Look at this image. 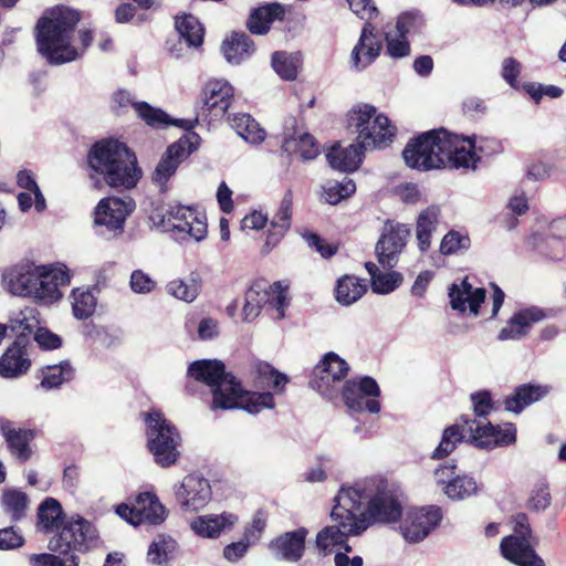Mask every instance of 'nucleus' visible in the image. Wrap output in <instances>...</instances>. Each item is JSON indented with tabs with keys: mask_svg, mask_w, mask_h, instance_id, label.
Returning a JSON list of instances; mask_svg holds the SVG:
<instances>
[{
	"mask_svg": "<svg viewBox=\"0 0 566 566\" xmlns=\"http://www.w3.org/2000/svg\"><path fill=\"white\" fill-rule=\"evenodd\" d=\"M81 13L65 6H57L44 12L35 25V41L39 53L53 65L73 62L81 57L93 41L90 29L78 31V43L74 32Z\"/></svg>",
	"mask_w": 566,
	"mask_h": 566,
	"instance_id": "f257e3e1",
	"label": "nucleus"
},
{
	"mask_svg": "<svg viewBox=\"0 0 566 566\" xmlns=\"http://www.w3.org/2000/svg\"><path fill=\"white\" fill-rule=\"evenodd\" d=\"M402 156L408 167L419 170L475 169L479 160L472 139L446 129L427 132L410 140Z\"/></svg>",
	"mask_w": 566,
	"mask_h": 566,
	"instance_id": "f03ea898",
	"label": "nucleus"
},
{
	"mask_svg": "<svg viewBox=\"0 0 566 566\" xmlns=\"http://www.w3.org/2000/svg\"><path fill=\"white\" fill-rule=\"evenodd\" d=\"M188 374L211 388L213 409H243L256 415L274 407L271 392L244 391L237 378L226 373L224 365L220 360L193 361L188 368Z\"/></svg>",
	"mask_w": 566,
	"mask_h": 566,
	"instance_id": "7ed1b4c3",
	"label": "nucleus"
},
{
	"mask_svg": "<svg viewBox=\"0 0 566 566\" xmlns=\"http://www.w3.org/2000/svg\"><path fill=\"white\" fill-rule=\"evenodd\" d=\"M87 163L113 188H134L142 178L135 154L116 139L96 143L88 151Z\"/></svg>",
	"mask_w": 566,
	"mask_h": 566,
	"instance_id": "20e7f679",
	"label": "nucleus"
},
{
	"mask_svg": "<svg viewBox=\"0 0 566 566\" xmlns=\"http://www.w3.org/2000/svg\"><path fill=\"white\" fill-rule=\"evenodd\" d=\"M340 489L350 499L354 511L366 517L369 524L392 523L402 514L398 495L381 479L370 478Z\"/></svg>",
	"mask_w": 566,
	"mask_h": 566,
	"instance_id": "39448f33",
	"label": "nucleus"
},
{
	"mask_svg": "<svg viewBox=\"0 0 566 566\" xmlns=\"http://www.w3.org/2000/svg\"><path fill=\"white\" fill-rule=\"evenodd\" d=\"M149 219L155 228L181 242H201L208 234L207 216L198 206L171 203L154 211Z\"/></svg>",
	"mask_w": 566,
	"mask_h": 566,
	"instance_id": "423d86ee",
	"label": "nucleus"
},
{
	"mask_svg": "<svg viewBox=\"0 0 566 566\" xmlns=\"http://www.w3.org/2000/svg\"><path fill=\"white\" fill-rule=\"evenodd\" d=\"M350 503V499L340 489L331 512L333 524L324 527L316 536V545L321 551L328 552L339 546L350 552L352 547L347 544L348 537L359 536L369 527L368 520L356 513Z\"/></svg>",
	"mask_w": 566,
	"mask_h": 566,
	"instance_id": "0eeeda50",
	"label": "nucleus"
},
{
	"mask_svg": "<svg viewBox=\"0 0 566 566\" xmlns=\"http://www.w3.org/2000/svg\"><path fill=\"white\" fill-rule=\"evenodd\" d=\"M348 126L356 130L357 140L365 149L387 147L396 134L389 118L369 104H358L349 111Z\"/></svg>",
	"mask_w": 566,
	"mask_h": 566,
	"instance_id": "6e6552de",
	"label": "nucleus"
},
{
	"mask_svg": "<svg viewBox=\"0 0 566 566\" xmlns=\"http://www.w3.org/2000/svg\"><path fill=\"white\" fill-rule=\"evenodd\" d=\"M143 418L146 423L147 446L155 462L163 468L175 464L181 443L177 428L157 409L143 413Z\"/></svg>",
	"mask_w": 566,
	"mask_h": 566,
	"instance_id": "1a4fd4ad",
	"label": "nucleus"
},
{
	"mask_svg": "<svg viewBox=\"0 0 566 566\" xmlns=\"http://www.w3.org/2000/svg\"><path fill=\"white\" fill-rule=\"evenodd\" d=\"M286 305L285 291L279 283L270 284L264 280H259L253 282L244 294L242 319L252 322L265 308L273 319L279 321L285 316Z\"/></svg>",
	"mask_w": 566,
	"mask_h": 566,
	"instance_id": "9d476101",
	"label": "nucleus"
},
{
	"mask_svg": "<svg viewBox=\"0 0 566 566\" xmlns=\"http://www.w3.org/2000/svg\"><path fill=\"white\" fill-rule=\"evenodd\" d=\"M191 129L192 128L186 129L187 133L167 148L151 174V181L161 193L169 190L168 181L176 174L179 165L195 151L200 144V136L191 132Z\"/></svg>",
	"mask_w": 566,
	"mask_h": 566,
	"instance_id": "9b49d317",
	"label": "nucleus"
},
{
	"mask_svg": "<svg viewBox=\"0 0 566 566\" xmlns=\"http://www.w3.org/2000/svg\"><path fill=\"white\" fill-rule=\"evenodd\" d=\"M97 541L96 528L80 515L64 521L60 531L49 541L52 552L67 553L70 549L85 552Z\"/></svg>",
	"mask_w": 566,
	"mask_h": 566,
	"instance_id": "f8f14e48",
	"label": "nucleus"
},
{
	"mask_svg": "<svg viewBox=\"0 0 566 566\" xmlns=\"http://www.w3.org/2000/svg\"><path fill=\"white\" fill-rule=\"evenodd\" d=\"M514 535L504 537L501 552L504 558L518 566H545L544 560L532 548L527 536L531 534L528 518L525 514L514 517Z\"/></svg>",
	"mask_w": 566,
	"mask_h": 566,
	"instance_id": "ddd939ff",
	"label": "nucleus"
},
{
	"mask_svg": "<svg viewBox=\"0 0 566 566\" xmlns=\"http://www.w3.org/2000/svg\"><path fill=\"white\" fill-rule=\"evenodd\" d=\"M348 370V364L337 354L329 352L314 367L310 385L322 396L333 399L336 397Z\"/></svg>",
	"mask_w": 566,
	"mask_h": 566,
	"instance_id": "4468645a",
	"label": "nucleus"
},
{
	"mask_svg": "<svg viewBox=\"0 0 566 566\" xmlns=\"http://www.w3.org/2000/svg\"><path fill=\"white\" fill-rule=\"evenodd\" d=\"M379 395L380 389L370 377L348 380L343 385L342 390L343 401L350 412H379Z\"/></svg>",
	"mask_w": 566,
	"mask_h": 566,
	"instance_id": "2eb2a0df",
	"label": "nucleus"
},
{
	"mask_svg": "<svg viewBox=\"0 0 566 566\" xmlns=\"http://www.w3.org/2000/svg\"><path fill=\"white\" fill-rule=\"evenodd\" d=\"M410 238V228L400 222H387L376 244L378 262L388 269L395 268Z\"/></svg>",
	"mask_w": 566,
	"mask_h": 566,
	"instance_id": "dca6fc26",
	"label": "nucleus"
},
{
	"mask_svg": "<svg viewBox=\"0 0 566 566\" xmlns=\"http://www.w3.org/2000/svg\"><path fill=\"white\" fill-rule=\"evenodd\" d=\"M116 513L123 520L132 525H140L144 523L157 525L165 521L166 509L160 503L156 494L151 492L139 493L135 504H120L116 507Z\"/></svg>",
	"mask_w": 566,
	"mask_h": 566,
	"instance_id": "f3484780",
	"label": "nucleus"
},
{
	"mask_svg": "<svg viewBox=\"0 0 566 566\" xmlns=\"http://www.w3.org/2000/svg\"><path fill=\"white\" fill-rule=\"evenodd\" d=\"M114 107L119 109L132 105L137 115L145 123L155 128H165L169 125L178 126L184 129L193 128L195 122L190 119H172L159 108H155L145 102H136L129 92L119 90L113 95Z\"/></svg>",
	"mask_w": 566,
	"mask_h": 566,
	"instance_id": "a211bd4d",
	"label": "nucleus"
},
{
	"mask_svg": "<svg viewBox=\"0 0 566 566\" xmlns=\"http://www.w3.org/2000/svg\"><path fill=\"white\" fill-rule=\"evenodd\" d=\"M441 518V510L437 506L409 510L400 523V533L407 542L419 543L439 525Z\"/></svg>",
	"mask_w": 566,
	"mask_h": 566,
	"instance_id": "6ab92c4d",
	"label": "nucleus"
},
{
	"mask_svg": "<svg viewBox=\"0 0 566 566\" xmlns=\"http://www.w3.org/2000/svg\"><path fill=\"white\" fill-rule=\"evenodd\" d=\"M40 277L36 280V293L33 298L41 304H52L62 297L60 286L70 284L69 269L63 264L54 266L38 265Z\"/></svg>",
	"mask_w": 566,
	"mask_h": 566,
	"instance_id": "aec40b11",
	"label": "nucleus"
},
{
	"mask_svg": "<svg viewBox=\"0 0 566 566\" xmlns=\"http://www.w3.org/2000/svg\"><path fill=\"white\" fill-rule=\"evenodd\" d=\"M176 501L185 511L195 512L203 509L211 500V486L207 479L189 474L181 483L175 485Z\"/></svg>",
	"mask_w": 566,
	"mask_h": 566,
	"instance_id": "412c9836",
	"label": "nucleus"
},
{
	"mask_svg": "<svg viewBox=\"0 0 566 566\" xmlns=\"http://www.w3.org/2000/svg\"><path fill=\"white\" fill-rule=\"evenodd\" d=\"M471 442L481 449H493L504 447L515 442L516 429L512 423L504 426H493L481 421H472L469 426Z\"/></svg>",
	"mask_w": 566,
	"mask_h": 566,
	"instance_id": "4be33fe9",
	"label": "nucleus"
},
{
	"mask_svg": "<svg viewBox=\"0 0 566 566\" xmlns=\"http://www.w3.org/2000/svg\"><path fill=\"white\" fill-rule=\"evenodd\" d=\"M234 90L226 80H209L201 93L202 108L208 112L211 118L217 119L224 116L233 99Z\"/></svg>",
	"mask_w": 566,
	"mask_h": 566,
	"instance_id": "5701e85b",
	"label": "nucleus"
},
{
	"mask_svg": "<svg viewBox=\"0 0 566 566\" xmlns=\"http://www.w3.org/2000/svg\"><path fill=\"white\" fill-rule=\"evenodd\" d=\"M546 317L544 310L528 306L516 311L497 334L499 340H520L526 337L532 326Z\"/></svg>",
	"mask_w": 566,
	"mask_h": 566,
	"instance_id": "b1692460",
	"label": "nucleus"
},
{
	"mask_svg": "<svg viewBox=\"0 0 566 566\" xmlns=\"http://www.w3.org/2000/svg\"><path fill=\"white\" fill-rule=\"evenodd\" d=\"M133 207L134 203L129 198H105L96 207L95 224L105 227L109 231L122 230L125 219L133 210Z\"/></svg>",
	"mask_w": 566,
	"mask_h": 566,
	"instance_id": "393cba45",
	"label": "nucleus"
},
{
	"mask_svg": "<svg viewBox=\"0 0 566 566\" xmlns=\"http://www.w3.org/2000/svg\"><path fill=\"white\" fill-rule=\"evenodd\" d=\"M0 432L13 457L21 462H25L31 459L32 449L30 447V442L35 437L33 430L20 428L13 421L1 418Z\"/></svg>",
	"mask_w": 566,
	"mask_h": 566,
	"instance_id": "a878e982",
	"label": "nucleus"
},
{
	"mask_svg": "<svg viewBox=\"0 0 566 566\" xmlns=\"http://www.w3.org/2000/svg\"><path fill=\"white\" fill-rule=\"evenodd\" d=\"M380 50L381 43L376 28L371 23L365 22L359 40L352 51L353 67L357 71L366 69L378 57Z\"/></svg>",
	"mask_w": 566,
	"mask_h": 566,
	"instance_id": "bb28decb",
	"label": "nucleus"
},
{
	"mask_svg": "<svg viewBox=\"0 0 566 566\" xmlns=\"http://www.w3.org/2000/svg\"><path fill=\"white\" fill-rule=\"evenodd\" d=\"M450 306L459 313H465L467 310L473 316L480 313V306L485 300V290L482 287H473L468 279H463L459 283H453L449 287Z\"/></svg>",
	"mask_w": 566,
	"mask_h": 566,
	"instance_id": "cd10ccee",
	"label": "nucleus"
},
{
	"mask_svg": "<svg viewBox=\"0 0 566 566\" xmlns=\"http://www.w3.org/2000/svg\"><path fill=\"white\" fill-rule=\"evenodd\" d=\"M239 522L237 514L222 512L195 517L190 523L191 531L202 538H218L222 533L230 532Z\"/></svg>",
	"mask_w": 566,
	"mask_h": 566,
	"instance_id": "c85d7f7f",
	"label": "nucleus"
},
{
	"mask_svg": "<svg viewBox=\"0 0 566 566\" xmlns=\"http://www.w3.org/2000/svg\"><path fill=\"white\" fill-rule=\"evenodd\" d=\"M39 277L38 265L23 263L12 268L4 275V282L11 294L33 298V294L36 293L34 284Z\"/></svg>",
	"mask_w": 566,
	"mask_h": 566,
	"instance_id": "c756f323",
	"label": "nucleus"
},
{
	"mask_svg": "<svg viewBox=\"0 0 566 566\" xmlns=\"http://www.w3.org/2000/svg\"><path fill=\"white\" fill-rule=\"evenodd\" d=\"M306 535L307 530L304 527L286 532L270 543V549L277 559L298 562L305 551Z\"/></svg>",
	"mask_w": 566,
	"mask_h": 566,
	"instance_id": "7c9ffc66",
	"label": "nucleus"
},
{
	"mask_svg": "<svg viewBox=\"0 0 566 566\" xmlns=\"http://www.w3.org/2000/svg\"><path fill=\"white\" fill-rule=\"evenodd\" d=\"M442 220V210L438 205L422 209L416 218V240L421 253L431 248L432 237Z\"/></svg>",
	"mask_w": 566,
	"mask_h": 566,
	"instance_id": "2f4dec72",
	"label": "nucleus"
},
{
	"mask_svg": "<svg viewBox=\"0 0 566 566\" xmlns=\"http://www.w3.org/2000/svg\"><path fill=\"white\" fill-rule=\"evenodd\" d=\"M31 367L28 350L19 342L9 346L0 357V377L18 379L25 375Z\"/></svg>",
	"mask_w": 566,
	"mask_h": 566,
	"instance_id": "473e14b6",
	"label": "nucleus"
},
{
	"mask_svg": "<svg viewBox=\"0 0 566 566\" xmlns=\"http://www.w3.org/2000/svg\"><path fill=\"white\" fill-rule=\"evenodd\" d=\"M365 150V147H361L357 139L355 144L347 147H342L337 143L327 151L326 159L333 169L352 172L359 167Z\"/></svg>",
	"mask_w": 566,
	"mask_h": 566,
	"instance_id": "72a5a7b5",
	"label": "nucleus"
},
{
	"mask_svg": "<svg viewBox=\"0 0 566 566\" xmlns=\"http://www.w3.org/2000/svg\"><path fill=\"white\" fill-rule=\"evenodd\" d=\"M66 518L60 502L53 497L44 499L36 512V531L42 534L57 533Z\"/></svg>",
	"mask_w": 566,
	"mask_h": 566,
	"instance_id": "f704fd0d",
	"label": "nucleus"
},
{
	"mask_svg": "<svg viewBox=\"0 0 566 566\" xmlns=\"http://www.w3.org/2000/svg\"><path fill=\"white\" fill-rule=\"evenodd\" d=\"M282 148L290 155H298L303 160L314 159L319 153L314 137L298 128L292 133L285 132Z\"/></svg>",
	"mask_w": 566,
	"mask_h": 566,
	"instance_id": "c9c22d12",
	"label": "nucleus"
},
{
	"mask_svg": "<svg viewBox=\"0 0 566 566\" xmlns=\"http://www.w3.org/2000/svg\"><path fill=\"white\" fill-rule=\"evenodd\" d=\"M284 14L285 9L282 3H268L251 12L247 21V27L253 34H265L270 30L272 22L283 20Z\"/></svg>",
	"mask_w": 566,
	"mask_h": 566,
	"instance_id": "e433bc0d",
	"label": "nucleus"
},
{
	"mask_svg": "<svg viewBox=\"0 0 566 566\" xmlns=\"http://www.w3.org/2000/svg\"><path fill=\"white\" fill-rule=\"evenodd\" d=\"M548 392L546 386L524 384L515 388L511 396L504 399L507 411L520 413L525 407L538 401Z\"/></svg>",
	"mask_w": 566,
	"mask_h": 566,
	"instance_id": "4c0bfd02",
	"label": "nucleus"
},
{
	"mask_svg": "<svg viewBox=\"0 0 566 566\" xmlns=\"http://www.w3.org/2000/svg\"><path fill=\"white\" fill-rule=\"evenodd\" d=\"M74 368L70 361L64 360L54 365H46L38 371L40 387L45 391L60 388L74 377Z\"/></svg>",
	"mask_w": 566,
	"mask_h": 566,
	"instance_id": "58836bf2",
	"label": "nucleus"
},
{
	"mask_svg": "<svg viewBox=\"0 0 566 566\" xmlns=\"http://www.w3.org/2000/svg\"><path fill=\"white\" fill-rule=\"evenodd\" d=\"M29 503V496L20 489L7 488L2 491L0 505L11 522L17 523L25 517Z\"/></svg>",
	"mask_w": 566,
	"mask_h": 566,
	"instance_id": "ea45409f",
	"label": "nucleus"
},
{
	"mask_svg": "<svg viewBox=\"0 0 566 566\" xmlns=\"http://www.w3.org/2000/svg\"><path fill=\"white\" fill-rule=\"evenodd\" d=\"M226 60L234 65L240 64L254 52V44L245 33L233 32L222 44Z\"/></svg>",
	"mask_w": 566,
	"mask_h": 566,
	"instance_id": "a19ab883",
	"label": "nucleus"
},
{
	"mask_svg": "<svg viewBox=\"0 0 566 566\" xmlns=\"http://www.w3.org/2000/svg\"><path fill=\"white\" fill-rule=\"evenodd\" d=\"M229 123L237 134L251 145H260L265 139V130L249 114H233L229 117Z\"/></svg>",
	"mask_w": 566,
	"mask_h": 566,
	"instance_id": "79ce46f5",
	"label": "nucleus"
},
{
	"mask_svg": "<svg viewBox=\"0 0 566 566\" xmlns=\"http://www.w3.org/2000/svg\"><path fill=\"white\" fill-rule=\"evenodd\" d=\"M175 27L180 38H182L189 46L198 48L202 44L205 30L195 15L182 14L176 17Z\"/></svg>",
	"mask_w": 566,
	"mask_h": 566,
	"instance_id": "37998d69",
	"label": "nucleus"
},
{
	"mask_svg": "<svg viewBox=\"0 0 566 566\" xmlns=\"http://www.w3.org/2000/svg\"><path fill=\"white\" fill-rule=\"evenodd\" d=\"M366 292V284L356 276L344 275L337 281L336 300L342 305H352Z\"/></svg>",
	"mask_w": 566,
	"mask_h": 566,
	"instance_id": "c03bdc74",
	"label": "nucleus"
},
{
	"mask_svg": "<svg viewBox=\"0 0 566 566\" xmlns=\"http://www.w3.org/2000/svg\"><path fill=\"white\" fill-rule=\"evenodd\" d=\"M200 290L199 280L192 275L184 280L175 279L166 284L167 294L186 303H192L198 297Z\"/></svg>",
	"mask_w": 566,
	"mask_h": 566,
	"instance_id": "a18cd8bd",
	"label": "nucleus"
},
{
	"mask_svg": "<svg viewBox=\"0 0 566 566\" xmlns=\"http://www.w3.org/2000/svg\"><path fill=\"white\" fill-rule=\"evenodd\" d=\"M176 549V542L171 536L160 534L154 538L147 552V560L151 565H165Z\"/></svg>",
	"mask_w": 566,
	"mask_h": 566,
	"instance_id": "49530a36",
	"label": "nucleus"
},
{
	"mask_svg": "<svg viewBox=\"0 0 566 566\" xmlns=\"http://www.w3.org/2000/svg\"><path fill=\"white\" fill-rule=\"evenodd\" d=\"M73 315L77 319L91 317L97 305V298L90 289H74L71 294Z\"/></svg>",
	"mask_w": 566,
	"mask_h": 566,
	"instance_id": "de8ad7c7",
	"label": "nucleus"
},
{
	"mask_svg": "<svg viewBox=\"0 0 566 566\" xmlns=\"http://www.w3.org/2000/svg\"><path fill=\"white\" fill-rule=\"evenodd\" d=\"M255 381L260 387L273 388L281 391L289 382L286 375L275 370L270 364L258 361L254 364Z\"/></svg>",
	"mask_w": 566,
	"mask_h": 566,
	"instance_id": "09e8293b",
	"label": "nucleus"
},
{
	"mask_svg": "<svg viewBox=\"0 0 566 566\" xmlns=\"http://www.w3.org/2000/svg\"><path fill=\"white\" fill-rule=\"evenodd\" d=\"M272 66L283 80H295L301 66V56L298 53L275 52L272 55Z\"/></svg>",
	"mask_w": 566,
	"mask_h": 566,
	"instance_id": "8fccbe9b",
	"label": "nucleus"
},
{
	"mask_svg": "<svg viewBox=\"0 0 566 566\" xmlns=\"http://www.w3.org/2000/svg\"><path fill=\"white\" fill-rule=\"evenodd\" d=\"M478 491V483L470 475H458L448 481L444 486V493L451 500H464L476 494Z\"/></svg>",
	"mask_w": 566,
	"mask_h": 566,
	"instance_id": "3c124183",
	"label": "nucleus"
},
{
	"mask_svg": "<svg viewBox=\"0 0 566 566\" xmlns=\"http://www.w3.org/2000/svg\"><path fill=\"white\" fill-rule=\"evenodd\" d=\"M355 190V182L347 177H344L340 181L328 180L323 186V198L331 205H337L343 199L350 197Z\"/></svg>",
	"mask_w": 566,
	"mask_h": 566,
	"instance_id": "603ef678",
	"label": "nucleus"
},
{
	"mask_svg": "<svg viewBox=\"0 0 566 566\" xmlns=\"http://www.w3.org/2000/svg\"><path fill=\"white\" fill-rule=\"evenodd\" d=\"M464 434L458 424L450 426L443 430L441 441L433 450L432 459H443L452 453L458 444L463 440Z\"/></svg>",
	"mask_w": 566,
	"mask_h": 566,
	"instance_id": "864d4df0",
	"label": "nucleus"
},
{
	"mask_svg": "<svg viewBox=\"0 0 566 566\" xmlns=\"http://www.w3.org/2000/svg\"><path fill=\"white\" fill-rule=\"evenodd\" d=\"M292 213L293 193L291 190H287L280 201L276 212L270 221L271 228L281 229V231H289L291 228Z\"/></svg>",
	"mask_w": 566,
	"mask_h": 566,
	"instance_id": "5fc2aeb1",
	"label": "nucleus"
},
{
	"mask_svg": "<svg viewBox=\"0 0 566 566\" xmlns=\"http://www.w3.org/2000/svg\"><path fill=\"white\" fill-rule=\"evenodd\" d=\"M471 240L465 232L450 230L447 232L440 243V252L443 255L454 254L469 250Z\"/></svg>",
	"mask_w": 566,
	"mask_h": 566,
	"instance_id": "6e6d98bb",
	"label": "nucleus"
},
{
	"mask_svg": "<svg viewBox=\"0 0 566 566\" xmlns=\"http://www.w3.org/2000/svg\"><path fill=\"white\" fill-rule=\"evenodd\" d=\"M29 562L31 566H78V558L67 553L64 557L50 553L32 554Z\"/></svg>",
	"mask_w": 566,
	"mask_h": 566,
	"instance_id": "4d7b16f0",
	"label": "nucleus"
},
{
	"mask_svg": "<svg viewBox=\"0 0 566 566\" xmlns=\"http://www.w3.org/2000/svg\"><path fill=\"white\" fill-rule=\"evenodd\" d=\"M402 282V275L399 272H380L371 281V290L377 294H388L395 291Z\"/></svg>",
	"mask_w": 566,
	"mask_h": 566,
	"instance_id": "13d9d810",
	"label": "nucleus"
},
{
	"mask_svg": "<svg viewBox=\"0 0 566 566\" xmlns=\"http://www.w3.org/2000/svg\"><path fill=\"white\" fill-rule=\"evenodd\" d=\"M423 20L418 12H403L397 18L396 31L397 34L406 36L412 32H417L422 27Z\"/></svg>",
	"mask_w": 566,
	"mask_h": 566,
	"instance_id": "bf43d9fd",
	"label": "nucleus"
},
{
	"mask_svg": "<svg viewBox=\"0 0 566 566\" xmlns=\"http://www.w3.org/2000/svg\"><path fill=\"white\" fill-rule=\"evenodd\" d=\"M387 54L392 59H402L410 54V44L406 36L386 33Z\"/></svg>",
	"mask_w": 566,
	"mask_h": 566,
	"instance_id": "052dcab7",
	"label": "nucleus"
},
{
	"mask_svg": "<svg viewBox=\"0 0 566 566\" xmlns=\"http://www.w3.org/2000/svg\"><path fill=\"white\" fill-rule=\"evenodd\" d=\"M156 285V281L143 270H134L130 274L129 286L136 294H149Z\"/></svg>",
	"mask_w": 566,
	"mask_h": 566,
	"instance_id": "680f3d73",
	"label": "nucleus"
},
{
	"mask_svg": "<svg viewBox=\"0 0 566 566\" xmlns=\"http://www.w3.org/2000/svg\"><path fill=\"white\" fill-rule=\"evenodd\" d=\"M350 10L361 20L371 23L379 15V10L373 0H346Z\"/></svg>",
	"mask_w": 566,
	"mask_h": 566,
	"instance_id": "e2e57ef3",
	"label": "nucleus"
},
{
	"mask_svg": "<svg viewBox=\"0 0 566 566\" xmlns=\"http://www.w3.org/2000/svg\"><path fill=\"white\" fill-rule=\"evenodd\" d=\"M522 72V64L514 57H505L502 61L501 75L503 80L512 87L518 88V76Z\"/></svg>",
	"mask_w": 566,
	"mask_h": 566,
	"instance_id": "0e129e2a",
	"label": "nucleus"
},
{
	"mask_svg": "<svg viewBox=\"0 0 566 566\" xmlns=\"http://www.w3.org/2000/svg\"><path fill=\"white\" fill-rule=\"evenodd\" d=\"M23 544L24 538L19 528L10 526L0 530V549H15L21 547Z\"/></svg>",
	"mask_w": 566,
	"mask_h": 566,
	"instance_id": "69168bd1",
	"label": "nucleus"
},
{
	"mask_svg": "<svg viewBox=\"0 0 566 566\" xmlns=\"http://www.w3.org/2000/svg\"><path fill=\"white\" fill-rule=\"evenodd\" d=\"M551 504V493L545 484L536 485L530 496V507L535 511H544Z\"/></svg>",
	"mask_w": 566,
	"mask_h": 566,
	"instance_id": "338daca9",
	"label": "nucleus"
},
{
	"mask_svg": "<svg viewBox=\"0 0 566 566\" xmlns=\"http://www.w3.org/2000/svg\"><path fill=\"white\" fill-rule=\"evenodd\" d=\"M266 525L265 516L262 512H258L248 526L244 528L243 538L250 544H255L263 533Z\"/></svg>",
	"mask_w": 566,
	"mask_h": 566,
	"instance_id": "774afa93",
	"label": "nucleus"
}]
</instances>
